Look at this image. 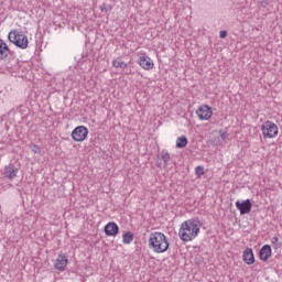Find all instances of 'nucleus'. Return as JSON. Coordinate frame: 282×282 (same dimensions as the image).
Instances as JSON below:
<instances>
[{
  "label": "nucleus",
  "instance_id": "1",
  "mask_svg": "<svg viewBox=\"0 0 282 282\" xmlns=\"http://www.w3.org/2000/svg\"><path fill=\"white\" fill-rule=\"evenodd\" d=\"M200 228L202 223H199L198 218L187 219L182 223L178 237L182 241H193V239H196L197 235H199Z\"/></svg>",
  "mask_w": 282,
  "mask_h": 282
},
{
  "label": "nucleus",
  "instance_id": "2",
  "mask_svg": "<svg viewBox=\"0 0 282 282\" xmlns=\"http://www.w3.org/2000/svg\"><path fill=\"white\" fill-rule=\"evenodd\" d=\"M169 239L162 232H152L149 238V247L156 252V254H162V252H166L169 250Z\"/></svg>",
  "mask_w": 282,
  "mask_h": 282
},
{
  "label": "nucleus",
  "instance_id": "3",
  "mask_svg": "<svg viewBox=\"0 0 282 282\" xmlns=\"http://www.w3.org/2000/svg\"><path fill=\"white\" fill-rule=\"evenodd\" d=\"M8 39L10 43L15 45V47H20V50H28V35L19 32L18 30H14L8 34Z\"/></svg>",
  "mask_w": 282,
  "mask_h": 282
},
{
  "label": "nucleus",
  "instance_id": "4",
  "mask_svg": "<svg viewBox=\"0 0 282 282\" xmlns=\"http://www.w3.org/2000/svg\"><path fill=\"white\" fill-rule=\"evenodd\" d=\"M261 131H262L263 138L272 139V138H276L279 135V127L270 120L265 121L261 126Z\"/></svg>",
  "mask_w": 282,
  "mask_h": 282
},
{
  "label": "nucleus",
  "instance_id": "5",
  "mask_svg": "<svg viewBox=\"0 0 282 282\" xmlns=\"http://www.w3.org/2000/svg\"><path fill=\"white\" fill-rule=\"evenodd\" d=\"M70 135L74 142H85L87 135H89V130L85 126H78L72 131Z\"/></svg>",
  "mask_w": 282,
  "mask_h": 282
},
{
  "label": "nucleus",
  "instance_id": "6",
  "mask_svg": "<svg viewBox=\"0 0 282 282\" xmlns=\"http://www.w3.org/2000/svg\"><path fill=\"white\" fill-rule=\"evenodd\" d=\"M236 208L239 210L240 215H250L252 212V202L250 198L246 200H237Z\"/></svg>",
  "mask_w": 282,
  "mask_h": 282
},
{
  "label": "nucleus",
  "instance_id": "7",
  "mask_svg": "<svg viewBox=\"0 0 282 282\" xmlns=\"http://www.w3.org/2000/svg\"><path fill=\"white\" fill-rule=\"evenodd\" d=\"M196 116L199 120H210L213 118V108L208 105H203L196 110Z\"/></svg>",
  "mask_w": 282,
  "mask_h": 282
},
{
  "label": "nucleus",
  "instance_id": "8",
  "mask_svg": "<svg viewBox=\"0 0 282 282\" xmlns=\"http://www.w3.org/2000/svg\"><path fill=\"white\" fill-rule=\"evenodd\" d=\"M158 160L160 161H158L156 166L159 169H166V166H169V162H171V154L166 150H163L158 154Z\"/></svg>",
  "mask_w": 282,
  "mask_h": 282
},
{
  "label": "nucleus",
  "instance_id": "9",
  "mask_svg": "<svg viewBox=\"0 0 282 282\" xmlns=\"http://www.w3.org/2000/svg\"><path fill=\"white\" fill-rule=\"evenodd\" d=\"M138 63L140 67H142V69H145V72H150V69H153V67H155L153 59H151L149 55L140 56Z\"/></svg>",
  "mask_w": 282,
  "mask_h": 282
},
{
  "label": "nucleus",
  "instance_id": "10",
  "mask_svg": "<svg viewBox=\"0 0 282 282\" xmlns=\"http://www.w3.org/2000/svg\"><path fill=\"white\" fill-rule=\"evenodd\" d=\"M67 263V256L59 253L55 260L54 268L55 270H58V272H65Z\"/></svg>",
  "mask_w": 282,
  "mask_h": 282
},
{
  "label": "nucleus",
  "instance_id": "11",
  "mask_svg": "<svg viewBox=\"0 0 282 282\" xmlns=\"http://www.w3.org/2000/svg\"><path fill=\"white\" fill-rule=\"evenodd\" d=\"M104 232L107 237H116L120 232V227H118V224L110 221L105 226Z\"/></svg>",
  "mask_w": 282,
  "mask_h": 282
},
{
  "label": "nucleus",
  "instance_id": "12",
  "mask_svg": "<svg viewBox=\"0 0 282 282\" xmlns=\"http://www.w3.org/2000/svg\"><path fill=\"white\" fill-rule=\"evenodd\" d=\"M18 173L19 169H17V165H14V163H10L9 165L4 166L3 176L7 180H14Z\"/></svg>",
  "mask_w": 282,
  "mask_h": 282
},
{
  "label": "nucleus",
  "instance_id": "13",
  "mask_svg": "<svg viewBox=\"0 0 282 282\" xmlns=\"http://www.w3.org/2000/svg\"><path fill=\"white\" fill-rule=\"evenodd\" d=\"M272 257V247L270 245H264L259 251L260 261H268Z\"/></svg>",
  "mask_w": 282,
  "mask_h": 282
},
{
  "label": "nucleus",
  "instance_id": "14",
  "mask_svg": "<svg viewBox=\"0 0 282 282\" xmlns=\"http://www.w3.org/2000/svg\"><path fill=\"white\" fill-rule=\"evenodd\" d=\"M242 261H245L247 265L254 264V252L252 251V248H247L242 252Z\"/></svg>",
  "mask_w": 282,
  "mask_h": 282
},
{
  "label": "nucleus",
  "instance_id": "15",
  "mask_svg": "<svg viewBox=\"0 0 282 282\" xmlns=\"http://www.w3.org/2000/svg\"><path fill=\"white\" fill-rule=\"evenodd\" d=\"M8 52H10L8 44H6L4 41L0 39V58H6V56H8Z\"/></svg>",
  "mask_w": 282,
  "mask_h": 282
},
{
  "label": "nucleus",
  "instance_id": "16",
  "mask_svg": "<svg viewBox=\"0 0 282 282\" xmlns=\"http://www.w3.org/2000/svg\"><path fill=\"white\" fill-rule=\"evenodd\" d=\"M132 241H133V232L124 231L122 234V243H124L126 246H129V243H131Z\"/></svg>",
  "mask_w": 282,
  "mask_h": 282
},
{
  "label": "nucleus",
  "instance_id": "17",
  "mask_svg": "<svg viewBox=\"0 0 282 282\" xmlns=\"http://www.w3.org/2000/svg\"><path fill=\"white\" fill-rule=\"evenodd\" d=\"M188 144V139L184 135L176 139V149H184Z\"/></svg>",
  "mask_w": 282,
  "mask_h": 282
},
{
  "label": "nucleus",
  "instance_id": "18",
  "mask_svg": "<svg viewBox=\"0 0 282 282\" xmlns=\"http://www.w3.org/2000/svg\"><path fill=\"white\" fill-rule=\"evenodd\" d=\"M112 67H115L116 69H127L128 65L124 62H119L118 59H113Z\"/></svg>",
  "mask_w": 282,
  "mask_h": 282
},
{
  "label": "nucleus",
  "instance_id": "19",
  "mask_svg": "<svg viewBox=\"0 0 282 282\" xmlns=\"http://www.w3.org/2000/svg\"><path fill=\"white\" fill-rule=\"evenodd\" d=\"M271 243H272L273 248H275V249L281 248V246H282V243L279 242V237H273L271 239Z\"/></svg>",
  "mask_w": 282,
  "mask_h": 282
},
{
  "label": "nucleus",
  "instance_id": "20",
  "mask_svg": "<svg viewBox=\"0 0 282 282\" xmlns=\"http://www.w3.org/2000/svg\"><path fill=\"white\" fill-rule=\"evenodd\" d=\"M204 166L198 165L195 167V174L197 175V177H202V175H204Z\"/></svg>",
  "mask_w": 282,
  "mask_h": 282
},
{
  "label": "nucleus",
  "instance_id": "21",
  "mask_svg": "<svg viewBox=\"0 0 282 282\" xmlns=\"http://www.w3.org/2000/svg\"><path fill=\"white\" fill-rule=\"evenodd\" d=\"M99 10L101 12H111L112 8H111V6H107V4L102 3L101 6H99Z\"/></svg>",
  "mask_w": 282,
  "mask_h": 282
},
{
  "label": "nucleus",
  "instance_id": "22",
  "mask_svg": "<svg viewBox=\"0 0 282 282\" xmlns=\"http://www.w3.org/2000/svg\"><path fill=\"white\" fill-rule=\"evenodd\" d=\"M30 150L32 151V153H35V154H40L41 153V147H39L36 144H31L30 145Z\"/></svg>",
  "mask_w": 282,
  "mask_h": 282
},
{
  "label": "nucleus",
  "instance_id": "23",
  "mask_svg": "<svg viewBox=\"0 0 282 282\" xmlns=\"http://www.w3.org/2000/svg\"><path fill=\"white\" fill-rule=\"evenodd\" d=\"M219 135H220L221 140H226L228 138V132L220 130Z\"/></svg>",
  "mask_w": 282,
  "mask_h": 282
},
{
  "label": "nucleus",
  "instance_id": "24",
  "mask_svg": "<svg viewBox=\"0 0 282 282\" xmlns=\"http://www.w3.org/2000/svg\"><path fill=\"white\" fill-rule=\"evenodd\" d=\"M219 36L220 39H226V36H228V31H220Z\"/></svg>",
  "mask_w": 282,
  "mask_h": 282
}]
</instances>
